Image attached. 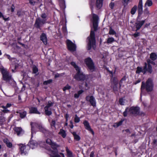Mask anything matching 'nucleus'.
<instances>
[{"label": "nucleus", "instance_id": "nucleus-13", "mask_svg": "<svg viewBox=\"0 0 157 157\" xmlns=\"http://www.w3.org/2000/svg\"><path fill=\"white\" fill-rule=\"evenodd\" d=\"M53 104L51 101H49L46 106L44 108L45 113L47 115H51L52 113L50 110V107L52 106Z\"/></svg>", "mask_w": 157, "mask_h": 157}, {"label": "nucleus", "instance_id": "nucleus-48", "mask_svg": "<svg viewBox=\"0 0 157 157\" xmlns=\"http://www.w3.org/2000/svg\"><path fill=\"white\" fill-rule=\"evenodd\" d=\"M94 0H91V1L90 2V7L91 8V9L92 10V8L93 7V5L94 4Z\"/></svg>", "mask_w": 157, "mask_h": 157}, {"label": "nucleus", "instance_id": "nucleus-50", "mask_svg": "<svg viewBox=\"0 0 157 157\" xmlns=\"http://www.w3.org/2000/svg\"><path fill=\"white\" fill-rule=\"evenodd\" d=\"M132 1V0H123L125 6L127 5L129 2H130Z\"/></svg>", "mask_w": 157, "mask_h": 157}, {"label": "nucleus", "instance_id": "nucleus-24", "mask_svg": "<svg viewBox=\"0 0 157 157\" xmlns=\"http://www.w3.org/2000/svg\"><path fill=\"white\" fill-rule=\"evenodd\" d=\"M103 0H97L96 3V6L98 9H100L102 6Z\"/></svg>", "mask_w": 157, "mask_h": 157}, {"label": "nucleus", "instance_id": "nucleus-16", "mask_svg": "<svg viewBox=\"0 0 157 157\" xmlns=\"http://www.w3.org/2000/svg\"><path fill=\"white\" fill-rule=\"evenodd\" d=\"M139 107H132L129 109V112L130 114H136L139 113Z\"/></svg>", "mask_w": 157, "mask_h": 157}, {"label": "nucleus", "instance_id": "nucleus-5", "mask_svg": "<svg viewBox=\"0 0 157 157\" xmlns=\"http://www.w3.org/2000/svg\"><path fill=\"white\" fill-rule=\"evenodd\" d=\"M0 71L2 74L3 79L4 80L7 82L13 81L11 75L9 74L7 69L2 67L0 68Z\"/></svg>", "mask_w": 157, "mask_h": 157}, {"label": "nucleus", "instance_id": "nucleus-36", "mask_svg": "<svg viewBox=\"0 0 157 157\" xmlns=\"http://www.w3.org/2000/svg\"><path fill=\"white\" fill-rule=\"evenodd\" d=\"M115 41V40L113 37L109 38L107 40V43L108 44H111Z\"/></svg>", "mask_w": 157, "mask_h": 157}, {"label": "nucleus", "instance_id": "nucleus-56", "mask_svg": "<svg viewBox=\"0 0 157 157\" xmlns=\"http://www.w3.org/2000/svg\"><path fill=\"white\" fill-rule=\"evenodd\" d=\"M2 111L4 113H8L9 111L7 109V108L4 109L3 110H2Z\"/></svg>", "mask_w": 157, "mask_h": 157}, {"label": "nucleus", "instance_id": "nucleus-32", "mask_svg": "<svg viewBox=\"0 0 157 157\" xmlns=\"http://www.w3.org/2000/svg\"><path fill=\"white\" fill-rule=\"evenodd\" d=\"M137 10V6H134L132 9L131 11V14L134 15L136 13Z\"/></svg>", "mask_w": 157, "mask_h": 157}, {"label": "nucleus", "instance_id": "nucleus-38", "mask_svg": "<svg viewBox=\"0 0 157 157\" xmlns=\"http://www.w3.org/2000/svg\"><path fill=\"white\" fill-rule=\"evenodd\" d=\"M80 121V118L78 117L77 114L75 115V123H78Z\"/></svg>", "mask_w": 157, "mask_h": 157}, {"label": "nucleus", "instance_id": "nucleus-53", "mask_svg": "<svg viewBox=\"0 0 157 157\" xmlns=\"http://www.w3.org/2000/svg\"><path fill=\"white\" fill-rule=\"evenodd\" d=\"M114 6V4L113 2H111L109 4V7L112 9H113Z\"/></svg>", "mask_w": 157, "mask_h": 157}, {"label": "nucleus", "instance_id": "nucleus-51", "mask_svg": "<svg viewBox=\"0 0 157 157\" xmlns=\"http://www.w3.org/2000/svg\"><path fill=\"white\" fill-rule=\"evenodd\" d=\"M146 8L144 10V13L145 14H149V12L147 9V7H145Z\"/></svg>", "mask_w": 157, "mask_h": 157}, {"label": "nucleus", "instance_id": "nucleus-9", "mask_svg": "<svg viewBox=\"0 0 157 157\" xmlns=\"http://www.w3.org/2000/svg\"><path fill=\"white\" fill-rule=\"evenodd\" d=\"M19 146L21 155H25L27 154L29 149V147L28 145H25L23 144H19Z\"/></svg>", "mask_w": 157, "mask_h": 157}, {"label": "nucleus", "instance_id": "nucleus-41", "mask_svg": "<svg viewBox=\"0 0 157 157\" xmlns=\"http://www.w3.org/2000/svg\"><path fill=\"white\" fill-rule=\"evenodd\" d=\"M109 34L110 35H114L116 34L115 31L111 28L109 30Z\"/></svg>", "mask_w": 157, "mask_h": 157}, {"label": "nucleus", "instance_id": "nucleus-21", "mask_svg": "<svg viewBox=\"0 0 157 157\" xmlns=\"http://www.w3.org/2000/svg\"><path fill=\"white\" fill-rule=\"evenodd\" d=\"M14 129L18 136H20L24 133V131L21 128L16 127L14 128Z\"/></svg>", "mask_w": 157, "mask_h": 157}, {"label": "nucleus", "instance_id": "nucleus-8", "mask_svg": "<svg viewBox=\"0 0 157 157\" xmlns=\"http://www.w3.org/2000/svg\"><path fill=\"white\" fill-rule=\"evenodd\" d=\"M150 59H148L147 60V63H145L144 66V71H145V74L146 72H148L151 74L152 72V67L150 64Z\"/></svg>", "mask_w": 157, "mask_h": 157}, {"label": "nucleus", "instance_id": "nucleus-52", "mask_svg": "<svg viewBox=\"0 0 157 157\" xmlns=\"http://www.w3.org/2000/svg\"><path fill=\"white\" fill-rule=\"evenodd\" d=\"M29 2L31 5H33L36 2V0H29Z\"/></svg>", "mask_w": 157, "mask_h": 157}, {"label": "nucleus", "instance_id": "nucleus-44", "mask_svg": "<svg viewBox=\"0 0 157 157\" xmlns=\"http://www.w3.org/2000/svg\"><path fill=\"white\" fill-rule=\"evenodd\" d=\"M125 100L123 98H121L119 100V103L121 105H124L125 102Z\"/></svg>", "mask_w": 157, "mask_h": 157}, {"label": "nucleus", "instance_id": "nucleus-37", "mask_svg": "<svg viewBox=\"0 0 157 157\" xmlns=\"http://www.w3.org/2000/svg\"><path fill=\"white\" fill-rule=\"evenodd\" d=\"M33 72L34 74H37L38 71L37 68L35 66H33Z\"/></svg>", "mask_w": 157, "mask_h": 157}, {"label": "nucleus", "instance_id": "nucleus-3", "mask_svg": "<svg viewBox=\"0 0 157 157\" xmlns=\"http://www.w3.org/2000/svg\"><path fill=\"white\" fill-rule=\"evenodd\" d=\"M71 64L74 67L77 71V74L74 77L76 80L78 81L84 80H87L88 78V76L87 75H85L81 72L80 68L76 65L75 62H71Z\"/></svg>", "mask_w": 157, "mask_h": 157}, {"label": "nucleus", "instance_id": "nucleus-55", "mask_svg": "<svg viewBox=\"0 0 157 157\" xmlns=\"http://www.w3.org/2000/svg\"><path fill=\"white\" fill-rule=\"evenodd\" d=\"M69 117V115L67 113H66L65 114V117L66 119V121L67 122L68 121V118Z\"/></svg>", "mask_w": 157, "mask_h": 157}, {"label": "nucleus", "instance_id": "nucleus-30", "mask_svg": "<svg viewBox=\"0 0 157 157\" xmlns=\"http://www.w3.org/2000/svg\"><path fill=\"white\" fill-rule=\"evenodd\" d=\"M59 134L63 138H65L66 136V132L63 129H61L59 132Z\"/></svg>", "mask_w": 157, "mask_h": 157}, {"label": "nucleus", "instance_id": "nucleus-59", "mask_svg": "<svg viewBox=\"0 0 157 157\" xmlns=\"http://www.w3.org/2000/svg\"><path fill=\"white\" fill-rule=\"evenodd\" d=\"M94 152L93 151H92L90 155V157H94Z\"/></svg>", "mask_w": 157, "mask_h": 157}, {"label": "nucleus", "instance_id": "nucleus-58", "mask_svg": "<svg viewBox=\"0 0 157 157\" xmlns=\"http://www.w3.org/2000/svg\"><path fill=\"white\" fill-rule=\"evenodd\" d=\"M60 76V74L58 73H56L55 74V78H56L59 77Z\"/></svg>", "mask_w": 157, "mask_h": 157}, {"label": "nucleus", "instance_id": "nucleus-49", "mask_svg": "<svg viewBox=\"0 0 157 157\" xmlns=\"http://www.w3.org/2000/svg\"><path fill=\"white\" fill-rule=\"evenodd\" d=\"M62 2V4H60V6L62 8H64L65 7V5L64 3V0H60Z\"/></svg>", "mask_w": 157, "mask_h": 157}, {"label": "nucleus", "instance_id": "nucleus-12", "mask_svg": "<svg viewBox=\"0 0 157 157\" xmlns=\"http://www.w3.org/2000/svg\"><path fill=\"white\" fill-rule=\"evenodd\" d=\"M66 43L68 48L69 50L72 52L76 50V46L75 44L69 40H67Z\"/></svg>", "mask_w": 157, "mask_h": 157}, {"label": "nucleus", "instance_id": "nucleus-61", "mask_svg": "<svg viewBox=\"0 0 157 157\" xmlns=\"http://www.w3.org/2000/svg\"><path fill=\"white\" fill-rule=\"evenodd\" d=\"M125 132H126L127 133H130V131L128 129H127L125 130Z\"/></svg>", "mask_w": 157, "mask_h": 157}, {"label": "nucleus", "instance_id": "nucleus-64", "mask_svg": "<svg viewBox=\"0 0 157 157\" xmlns=\"http://www.w3.org/2000/svg\"><path fill=\"white\" fill-rule=\"evenodd\" d=\"M151 63L153 65H155V63L154 62L152 61L151 62H150V63Z\"/></svg>", "mask_w": 157, "mask_h": 157}, {"label": "nucleus", "instance_id": "nucleus-18", "mask_svg": "<svg viewBox=\"0 0 157 157\" xmlns=\"http://www.w3.org/2000/svg\"><path fill=\"white\" fill-rule=\"evenodd\" d=\"M138 11L139 15H141L143 12L142 0H140L138 5Z\"/></svg>", "mask_w": 157, "mask_h": 157}, {"label": "nucleus", "instance_id": "nucleus-11", "mask_svg": "<svg viewBox=\"0 0 157 157\" xmlns=\"http://www.w3.org/2000/svg\"><path fill=\"white\" fill-rule=\"evenodd\" d=\"M153 88V84L152 80L151 78H149L146 82V88L147 92L151 91L152 90Z\"/></svg>", "mask_w": 157, "mask_h": 157}, {"label": "nucleus", "instance_id": "nucleus-26", "mask_svg": "<svg viewBox=\"0 0 157 157\" xmlns=\"http://www.w3.org/2000/svg\"><path fill=\"white\" fill-rule=\"evenodd\" d=\"M144 71V68H142L141 67H138L136 68V73L137 74H139L140 73L142 72L143 73V74H145V72Z\"/></svg>", "mask_w": 157, "mask_h": 157}, {"label": "nucleus", "instance_id": "nucleus-40", "mask_svg": "<svg viewBox=\"0 0 157 157\" xmlns=\"http://www.w3.org/2000/svg\"><path fill=\"white\" fill-rule=\"evenodd\" d=\"M56 122L55 121L52 120L51 123V128L53 129H55V125Z\"/></svg>", "mask_w": 157, "mask_h": 157}, {"label": "nucleus", "instance_id": "nucleus-23", "mask_svg": "<svg viewBox=\"0 0 157 157\" xmlns=\"http://www.w3.org/2000/svg\"><path fill=\"white\" fill-rule=\"evenodd\" d=\"M4 142L6 144L7 146L10 148H12L13 147L12 143L9 140L7 139H5L3 140Z\"/></svg>", "mask_w": 157, "mask_h": 157}, {"label": "nucleus", "instance_id": "nucleus-29", "mask_svg": "<svg viewBox=\"0 0 157 157\" xmlns=\"http://www.w3.org/2000/svg\"><path fill=\"white\" fill-rule=\"evenodd\" d=\"M75 139L77 141H79L80 139V136L77 134H76V132H73L72 133Z\"/></svg>", "mask_w": 157, "mask_h": 157}, {"label": "nucleus", "instance_id": "nucleus-1", "mask_svg": "<svg viewBox=\"0 0 157 157\" xmlns=\"http://www.w3.org/2000/svg\"><path fill=\"white\" fill-rule=\"evenodd\" d=\"M98 16L93 14V15L92 22L94 31L91 30L90 36L87 38L88 43L87 48L88 50L92 48L95 49L96 48L94 31H96L97 29L98 26Z\"/></svg>", "mask_w": 157, "mask_h": 157}, {"label": "nucleus", "instance_id": "nucleus-17", "mask_svg": "<svg viewBox=\"0 0 157 157\" xmlns=\"http://www.w3.org/2000/svg\"><path fill=\"white\" fill-rule=\"evenodd\" d=\"M37 145V144L35 141H30L28 144V145L29 146V148L30 147L32 149L36 148Z\"/></svg>", "mask_w": 157, "mask_h": 157}, {"label": "nucleus", "instance_id": "nucleus-43", "mask_svg": "<svg viewBox=\"0 0 157 157\" xmlns=\"http://www.w3.org/2000/svg\"><path fill=\"white\" fill-rule=\"evenodd\" d=\"M71 88V86H69L68 85H67L63 88V90L64 91H65L66 90H69Z\"/></svg>", "mask_w": 157, "mask_h": 157}, {"label": "nucleus", "instance_id": "nucleus-2", "mask_svg": "<svg viewBox=\"0 0 157 157\" xmlns=\"http://www.w3.org/2000/svg\"><path fill=\"white\" fill-rule=\"evenodd\" d=\"M46 142L47 144H49L53 150V151H50L49 152V154L51 157H65L64 154L62 153H60V155L58 154L57 148L59 147V145L56 143L53 142L51 139H49L46 140Z\"/></svg>", "mask_w": 157, "mask_h": 157}, {"label": "nucleus", "instance_id": "nucleus-10", "mask_svg": "<svg viewBox=\"0 0 157 157\" xmlns=\"http://www.w3.org/2000/svg\"><path fill=\"white\" fill-rule=\"evenodd\" d=\"M46 23L45 20H42L40 18H38L36 20L34 26L36 28L40 29Z\"/></svg>", "mask_w": 157, "mask_h": 157}, {"label": "nucleus", "instance_id": "nucleus-4", "mask_svg": "<svg viewBox=\"0 0 157 157\" xmlns=\"http://www.w3.org/2000/svg\"><path fill=\"white\" fill-rule=\"evenodd\" d=\"M31 125L32 137L33 136V135L35 133V130L36 129H38L40 131L45 134L48 132V131L46 130L41 124L36 123H31Z\"/></svg>", "mask_w": 157, "mask_h": 157}, {"label": "nucleus", "instance_id": "nucleus-54", "mask_svg": "<svg viewBox=\"0 0 157 157\" xmlns=\"http://www.w3.org/2000/svg\"><path fill=\"white\" fill-rule=\"evenodd\" d=\"M140 33L139 32H136L135 33H134L133 35L134 37H136L137 36H139L140 35Z\"/></svg>", "mask_w": 157, "mask_h": 157}, {"label": "nucleus", "instance_id": "nucleus-45", "mask_svg": "<svg viewBox=\"0 0 157 157\" xmlns=\"http://www.w3.org/2000/svg\"><path fill=\"white\" fill-rule=\"evenodd\" d=\"M129 109H128V108H127L126 109L125 111H124L123 113V114L124 117H126L127 116V112H128L129 113Z\"/></svg>", "mask_w": 157, "mask_h": 157}, {"label": "nucleus", "instance_id": "nucleus-19", "mask_svg": "<svg viewBox=\"0 0 157 157\" xmlns=\"http://www.w3.org/2000/svg\"><path fill=\"white\" fill-rule=\"evenodd\" d=\"M29 113H35L40 114V113L39 112L36 108L34 107H30L29 108Z\"/></svg>", "mask_w": 157, "mask_h": 157}, {"label": "nucleus", "instance_id": "nucleus-20", "mask_svg": "<svg viewBox=\"0 0 157 157\" xmlns=\"http://www.w3.org/2000/svg\"><path fill=\"white\" fill-rule=\"evenodd\" d=\"M145 22V20L137 21L136 23V31L139 29Z\"/></svg>", "mask_w": 157, "mask_h": 157}, {"label": "nucleus", "instance_id": "nucleus-46", "mask_svg": "<svg viewBox=\"0 0 157 157\" xmlns=\"http://www.w3.org/2000/svg\"><path fill=\"white\" fill-rule=\"evenodd\" d=\"M62 30L63 32L65 35H67V28L66 26H64L62 28Z\"/></svg>", "mask_w": 157, "mask_h": 157}, {"label": "nucleus", "instance_id": "nucleus-25", "mask_svg": "<svg viewBox=\"0 0 157 157\" xmlns=\"http://www.w3.org/2000/svg\"><path fill=\"white\" fill-rule=\"evenodd\" d=\"M66 151L67 153V157H74L72 152L69 149L68 147H66Z\"/></svg>", "mask_w": 157, "mask_h": 157}, {"label": "nucleus", "instance_id": "nucleus-57", "mask_svg": "<svg viewBox=\"0 0 157 157\" xmlns=\"http://www.w3.org/2000/svg\"><path fill=\"white\" fill-rule=\"evenodd\" d=\"M4 56L6 57L8 59H9L10 60H11L10 56L9 55L7 54H5Z\"/></svg>", "mask_w": 157, "mask_h": 157}, {"label": "nucleus", "instance_id": "nucleus-33", "mask_svg": "<svg viewBox=\"0 0 157 157\" xmlns=\"http://www.w3.org/2000/svg\"><path fill=\"white\" fill-rule=\"evenodd\" d=\"M150 58L152 60H154L157 58V55L155 53H152L150 54Z\"/></svg>", "mask_w": 157, "mask_h": 157}, {"label": "nucleus", "instance_id": "nucleus-60", "mask_svg": "<svg viewBox=\"0 0 157 157\" xmlns=\"http://www.w3.org/2000/svg\"><path fill=\"white\" fill-rule=\"evenodd\" d=\"M11 105V104H10V103H7L6 105V107L7 108H9V107H10Z\"/></svg>", "mask_w": 157, "mask_h": 157}, {"label": "nucleus", "instance_id": "nucleus-35", "mask_svg": "<svg viewBox=\"0 0 157 157\" xmlns=\"http://www.w3.org/2000/svg\"><path fill=\"white\" fill-rule=\"evenodd\" d=\"M19 114L21 118H24L26 115V112L25 111H22L19 113Z\"/></svg>", "mask_w": 157, "mask_h": 157}, {"label": "nucleus", "instance_id": "nucleus-6", "mask_svg": "<svg viewBox=\"0 0 157 157\" xmlns=\"http://www.w3.org/2000/svg\"><path fill=\"white\" fill-rule=\"evenodd\" d=\"M85 63L88 69L91 71H93L95 69L94 63L91 58H88L85 60Z\"/></svg>", "mask_w": 157, "mask_h": 157}, {"label": "nucleus", "instance_id": "nucleus-15", "mask_svg": "<svg viewBox=\"0 0 157 157\" xmlns=\"http://www.w3.org/2000/svg\"><path fill=\"white\" fill-rule=\"evenodd\" d=\"M86 100L89 101L91 105L95 106L96 105V102L95 98L93 96H87L86 98Z\"/></svg>", "mask_w": 157, "mask_h": 157}, {"label": "nucleus", "instance_id": "nucleus-27", "mask_svg": "<svg viewBox=\"0 0 157 157\" xmlns=\"http://www.w3.org/2000/svg\"><path fill=\"white\" fill-rule=\"evenodd\" d=\"M124 121V119H122L119 122L115 123L113 125V126L115 128H117L119 127L122 124Z\"/></svg>", "mask_w": 157, "mask_h": 157}, {"label": "nucleus", "instance_id": "nucleus-42", "mask_svg": "<svg viewBox=\"0 0 157 157\" xmlns=\"http://www.w3.org/2000/svg\"><path fill=\"white\" fill-rule=\"evenodd\" d=\"M52 80L51 79H50L48 80L45 81H44V85H46L48 84H50V83L52 82Z\"/></svg>", "mask_w": 157, "mask_h": 157}, {"label": "nucleus", "instance_id": "nucleus-7", "mask_svg": "<svg viewBox=\"0 0 157 157\" xmlns=\"http://www.w3.org/2000/svg\"><path fill=\"white\" fill-rule=\"evenodd\" d=\"M150 59H148L147 60V63H145L144 66V71H145V74L146 72H148L151 74L152 72V67L150 64Z\"/></svg>", "mask_w": 157, "mask_h": 157}, {"label": "nucleus", "instance_id": "nucleus-31", "mask_svg": "<svg viewBox=\"0 0 157 157\" xmlns=\"http://www.w3.org/2000/svg\"><path fill=\"white\" fill-rule=\"evenodd\" d=\"M41 17L42 18L41 19L42 20H45V22L46 23L48 19V17L46 14L44 13L42 14L41 15Z\"/></svg>", "mask_w": 157, "mask_h": 157}, {"label": "nucleus", "instance_id": "nucleus-34", "mask_svg": "<svg viewBox=\"0 0 157 157\" xmlns=\"http://www.w3.org/2000/svg\"><path fill=\"white\" fill-rule=\"evenodd\" d=\"M83 91L82 90H81L78 91L77 94H74V97L75 98H78L80 95H81L83 92Z\"/></svg>", "mask_w": 157, "mask_h": 157}, {"label": "nucleus", "instance_id": "nucleus-47", "mask_svg": "<svg viewBox=\"0 0 157 157\" xmlns=\"http://www.w3.org/2000/svg\"><path fill=\"white\" fill-rule=\"evenodd\" d=\"M145 87V82H142V85L141 86V96L142 95V90L143 89H144Z\"/></svg>", "mask_w": 157, "mask_h": 157}, {"label": "nucleus", "instance_id": "nucleus-14", "mask_svg": "<svg viewBox=\"0 0 157 157\" xmlns=\"http://www.w3.org/2000/svg\"><path fill=\"white\" fill-rule=\"evenodd\" d=\"M83 124L85 127V128L91 133L93 135L94 134V132L93 129L91 128L90 125L89 123L87 121H85L83 122Z\"/></svg>", "mask_w": 157, "mask_h": 157}, {"label": "nucleus", "instance_id": "nucleus-39", "mask_svg": "<svg viewBox=\"0 0 157 157\" xmlns=\"http://www.w3.org/2000/svg\"><path fill=\"white\" fill-rule=\"evenodd\" d=\"M0 17H2L3 19L5 21H7L9 20V17L5 18L3 15L2 13L0 12Z\"/></svg>", "mask_w": 157, "mask_h": 157}, {"label": "nucleus", "instance_id": "nucleus-28", "mask_svg": "<svg viewBox=\"0 0 157 157\" xmlns=\"http://www.w3.org/2000/svg\"><path fill=\"white\" fill-rule=\"evenodd\" d=\"M152 5V2L151 0H147L145 4L144 7H146L147 6H150Z\"/></svg>", "mask_w": 157, "mask_h": 157}, {"label": "nucleus", "instance_id": "nucleus-63", "mask_svg": "<svg viewBox=\"0 0 157 157\" xmlns=\"http://www.w3.org/2000/svg\"><path fill=\"white\" fill-rule=\"evenodd\" d=\"M70 127L71 128H72L74 127V125L73 124H72L70 125Z\"/></svg>", "mask_w": 157, "mask_h": 157}, {"label": "nucleus", "instance_id": "nucleus-22", "mask_svg": "<svg viewBox=\"0 0 157 157\" xmlns=\"http://www.w3.org/2000/svg\"><path fill=\"white\" fill-rule=\"evenodd\" d=\"M40 39L45 44L47 43V36L45 34L43 33L40 36Z\"/></svg>", "mask_w": 157, "mask_h": 157}, {"label": "nucleus", "instance_id": "nucleus-62", "mask_svg": "<svg viewBox=\"0 0 157 157\" xmlns=\"http://www.w3.org/2000/svg\"><path fill=\"white\" fill-rule=\"evenodd\" d=\"M140 82V80H138L136 82H135V84H136L137 83H139Z\"/></svg>", "mask_w": 157, "mask_h": 157}]
</instances>
